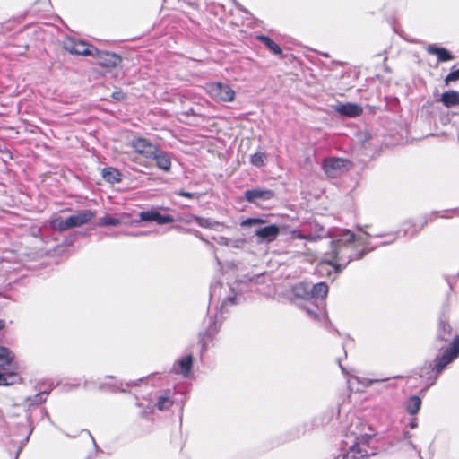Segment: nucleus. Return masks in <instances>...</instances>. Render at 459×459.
Listing matches in <instances>:
<instances>
[{
    "mask_svg": "<svg viewBox=\"0 0 459 459\" xmlns=\"http://www.w3.org/2000/svg\"><path fill=\"white\" fill-rule=\"evenodd\" d=\"M355 234L349 230H342L332 242V251L328 257L324 259L317 265V272L320 274L331 273V269L340 272L354 259H360L363 253H355L353 250V242Z\"/></svg>",
    "mask_w": 459,
    "mask_h": 459,
    "instance_id": "obj_1",
    "label": "nucleus"
},
{
    "mask_svg": "<svg viewBox=\"0 0 459 459\" xmlns=\"http://www.w3.org/2000/svg\"><path fill=\"white\" fill-rule=\"evenodd\" d=\"M459 353V336H456L451 346L447 348L440 358L435 359V365L432 362H427L421 368L420 377L426 378L428 386L432 385L437 381L438 375L443 369L451 363Z\"/></svg>",
    "mask_w": 459,
    "mask_h": 459,
    "instance_id": "obj_2",
    "label": "nucleus"
},
{
    "mask_svg": "<svg viewBox=\"0 0 459 459\" xmlns=\"http://www.w3.org/2000/svg\"><path fill=\"white\" fill-rule=\"evenodd\" d=\"M145 159L155 161V165L164 170L169 171L171 167L170 156L168 152L159 147L149 143L145 140Z\"/></svg>",
    "mask_w": 459,
    "mask_h": 459,
    "instance_id": "obj_3",
    "label": "nucleus"
},
{
    "mask_svg": "<svg viewBox=\"0 0 459 459\" xmlns=\"http://www.w3.org/2000/svg\"><path fill=\"white\" fill-rule=\"evenodd\" d=\"M208 94L215 100L230 102L235 99V91L231 87L223 82H210L206 85Z\"/></svg>",
    "mask_w": 459,
    "mask_h": 459,
    "instance_id": "obj_4",
    "label": "nucleus"
},
{
    "mask_svg": "<svg viewBox=\"0 0 459 459\" xmlns=\"http://www.w3.org/2000/svg\"><path fill=\"white\" fill-rule=\"evenodd\" d=\"M348 164L345 159L332 157L325 159L322 167L329 178H334L348 170Z\"/></svg>",
    "mask_w": 459,
    "mask_h": 459,
    "instance_id": "obj_5",
    "label": "nucleus"
},
{
    "mask_svg": "<svg viewBox=\"0 0 459 459\" xmlns=\"http://www.w3.org/2000/svg\"><path fill=\"white\" fill-rule=\"evenodd\" d=\"M64 48L71 54L92 56L95 47L82 39L69 37L64 40Z\"/></svg>",
    "mask_w": 459,
    "mask_h": 459,
    "instance_id": "obj_6",
    "label": "nucleus"
},
{
    "mask_svg": "<svg viewBox=\"0 0 459 459\" xmlns=\"http://www.w3.org/2000/svg\"><path fill=\"white\" fill-rule=\"evenodd\" d=\"M93 52L92 56L97 59L98 64L101 66L115 67L121 62L120 56L115 53L101 51L96 48Z\"/></svg>",
    "mask_w": 459,
    "mask_h": 459,
    "instance_id": "obj_7",
    "label": "nucleus"
},
{
    "mask_svg": "<svg viewBox=\"0 0 459 459\" xmlns=\"http://www.w3.org/2000/svg\"><path fill=\"white\" fill-rule=\"evenodd\" d=\"M174 392L169 389L159 391L156 394L155 403L152 407L161 411L170 409L174 403Z\"/></svg>",
    "mask_w": 459,
    "mask_h": 459,
    "instance_id": "obj_8",
    "label": "nucleus"
},
{
    "mask_svg": "<svg viewBox=\"0 0 459 459\" xmlns=\"http://www.w3.org/2000/svg\"><path fill=\"white\" fill-rule=\"evenodd\" d=\"M370 437H361L358 439V441L351 447L349 452V455L352 456L354 459H360L364 457H368L373 453L369 452L368 440Z\"/></svg>",
    "mask_w": 459,
    "mask_h": 459,
    "instance_id": "obj_9",
    "label": "nucleus"
},
{
    "mask_svg": "<svg viewBox=\"0 0 459 459\" xmlns=\"http://www.w3.org/2000/svg\"><path fill=\"white\" fill-rule=\"evenodd\" d=\"M333 109L341 116L347 117H357L363 112L360 105L351 102L336 105Z\"/></svg>",
    "mask_w": 459,
    "mask_h": 459,
    "instance_id": "obj_10",
    "label": "nucleus"
},
{
    "mask_svg": "<svg viewBox=\"0 0 459 459\" xmlns=\"http://www.w3.org/2000/svg\"><path fill=\"white\" fill-rule=\"evenodd\" d=\"M245 199L249 203H256L257 200H270L274 196V192L269 189L254 188L244 193Z\"/></svg>",
    "mask_w": 459,
    "mask_h": 459,
    "instance_id": "obj_11",
    "label": "nucleus"
},
{
    "mask_svg": "<svg viewBox=\"0 0 459 459\" xmlns=\"http://www.w3.org/2000/svg\"><path fill=\"white\" fill-rule=\"evenodd\" d=\"M93 217L94 213L91 210H83L67 217V220L72 229L88 223Z\"/></svg>",
    "mask_w": 459,
    "mask_h": 459,
    "instance_id": "obj_12",
    "label": "nucleus"
},
{
    "mask_svg": "<svg viewBox=\"0 0 459 459\" xmlns=\"http://www.w3.org/2000/svg\"><path fill=\"white\" fill-rule=\"evenodd\" d=\"M279 233L280 228L275 224L265 226L255 230V236L259 238L260 242H272L276 239Z\"/></svg>",
    "mask_w": 459,
    "mask_h": 459,
    "instance_id": "obj_13",
    "label": "nucleus"
},
{
    "mask_svg": "<svg viewBox=\"0 0 459 459\" xmlns=\"http://www.w3.org/2000/svg\"><path fill=\"white\" fill-rule=\"evenodd\" d=\"M155 221L159 225H164L175 221V219L169 214H163L157 210L145 212V222Z\"/></svg>",
    "mask_w": 459,
    "mask_h": 459,
    "instance_id": "obj_14",
    "label": "nucleus"
},
{
    "mask_svg": "<svg viewBox=\"0 0 459 459\" xmlns=\"http://www.w3.org/2000/svg\"><path fill=\"white\" fill-rule=\"evenodd\" d=\"M193 364V358L191 355L185 356L177 361L173 366V371L176 374H180L185 377H188L191 373Z\"/></svg>",
    "mask_w": 459,
    "mask_h": 459,
    "instance_id": "obj_15",
    "label": "nucleus"
},
{
    "mask_svg": "<svg viewBox=\"0 0 459 459\" xmlns=\"http://www.w3.org/2000/svg\"><path fill=\"white\" fill-rule=\"evenodd\" d=\"M108 378H110L114 380V383L112 384H105L107 385L108 389H109L111 392H132V388L136 386L138 383L142 382V378H139L136 382H127L123 383L118 380H115L113 377L107 376Z\"/></svg>",
    "mask_w": 459,
    "mask_h": 459,
    "instance_id": "obj_16",
    "label": "nucleus"
},
{
    "mask_svg": "<svg viewBox=\"0 0 459 459\" xmlns=\"http://www.w3.org/2000/svg\"><path fill=\"white\" fill-rule=\"evenodd\" d=\"M430 55H436L439 62H447L454 59L453 55L445 48L430 44L426 48Z\"/></svg>",
    "mask_w": 459,
    "mask_h": 459,
    "instance_id": "obj_17",
    "label": "nucleus"
},
{
    "mask_svg": "<svg viewBox=\"0 0 459 459\" xmlns=\"http://www.w3.org/2000/svg\"><path fill=\"white\" fill-rule=\"evenodd\" d=\"M13 359L14 356L9 349L0 346V368L2 370L13 369Z\"/></svg>",
    "mask_w": 459,
    "mask_h": 459,
    "instance_id": "obj_18",
    "label": "nucleus"
},
{
    "mask_svg": "<svg viewBox=\"0 0 459 459\" xmlns=\"http://www.w3.org/2000/svg\"><path fill=\"white\" fill-rule=\"evenodd\" d=\"M439 101L447 108L457 106L459 105V91L454 90L445 91L441 94Z\"/></svg>",
    "mask_w": 459,
    "mask_h": 459,
    "instance_id": "obj_19",
    "label": "nucleus"
},
{
    "mask_svg": "<svg viewBox=\"0 0 459 459\" xmlns=\"http://www.w3.org/2000/svg\"><path fill=\"white\" fill-rule=\"evenodd\" d=\"M192 220L194 221H195L202 228L213 229L215 230H221L223 228L222 223L216 221H212L209 218H204V217H200L197 215H193Z\"/></svg>",
    "mask_w": 459,
    "mask_h": 459,
    "instance_id": "obj_20",
    "label": "nucleus"
},
{
    "mask_svg": "<svg viewBox=\"0 0 459 459\" xmlns=\"http://www.w3.org/2000/svg\"><path fill=\"white\" fill-rule=\"evenodd\" d=\"M293 293L296 297L309 299L312 298L311 285L306 282H300L294 286Z\"/></svg>",
    "mask_w": 459,
    "mask_h": 459,
    "instance_id": "obj_21",
    "label": "nucleus"
},
{
    "mask_svg": "<svg viewBox=\"0 0 459 459\" xmlns=\"http://www.w3.org/2000/svg\"><path fill=\"white\" fill-rule=\"evenodd\" d=\"M102 177L108 183H117L121 181V173L112 167L103 169Z\"/></svg>",
    "mask_w": 459,
    "mask_h": 459,
    "instance_id": "obj_22",
    "label": "nucleus"
},
{
    "mask_svg": "<svg viewBox=\"0 0 459 459\" xmlns=\"http://www.w3.org/2000/svg\"><path fill=\"white\" fill-rule=\"evenodd\" d=\"M421 399L419 396H411L406 402V411L411 415H415L420 409Z\"/></svg>",
    "mask_w": 459,
    "mask_h": 459,
    "instance_id": "obj_23",
    "label": "nucleus"
},
{
    "mask_svg": "<svg viewBox=\"0 0 459 459\" xmlns=\"http://www.w3.org/2000/svg\"><path fill=\"white\" fill-rule=\"evenodd\" d=\"M256 39L264 44L268 49H270L273 54L275 55H281V47L276 44L273 39H271L269 37L264 35H258Z\"/></svg>",
    "mask_w": 459,
    "mask_h": 459,
    "instance_id": "obj_24",
    "label": "nucleus"
},
{
    "mask_svg": "<svg viewBox=\"0 0 459 459\" xmlns=\"http://www.w3.org/2000/svg\"><path fill=\"white\" fill-rule=\"evenodd\" d=\"M451 335V327L446 320L440 319L437 329V338L441 341H446Z\"/></svg>",
    "mask_w": 459,
    "mask_h": 459,
    "instance_id": "obj_25",
    "label": "nucleus"
},
{
    "mask_svg": "<svg viewBox=\"0 0 459 459\" xmlns=\"http://www.w3.org/2000/svg\"><path fill=\"white\" fill-rule=\"evenodd\" d=\"M312 298H325L328 293V286L325 282L316 283L311 286Z\"/></svg>",
    "mask_w": 459,
    "mask_h": 459,
    "instance_id": "obj_26",
    "label": "nucleus"
},
{
    "mask_svg": "<svg viewBox=\"0 0 459 459\" xmlns=\"http://www.w3.org/2000/svg\"><path fill=\"white\" fill-rule=\"evenodd\" d=\"M49 392H50V390L43 391V392H40V393L33 395L32 397L27 398L28 405L32 406V405L41 404L42 403H44L47 400V395L49 394Z\"/></svg>",
    "mask_w": 459,
    "mask_h": 459,
    "instance_id": "obj_27",
    "label": "nucleus"
},
{
    "mask_svg": "<svg viewBox=\"0 0 459 459\" xmlns=\"http://www.w3.org/2000/svg\"><path fill=\"white\" fill-rule=\"evenodd\" d=\"M51 227L59 231H65L71 229L67 218L64 219L62 217H58L52 221Z\"/></svg>",
    "mask_w": 459,
    "mask_h": 459,
    "instance_id": "obj_28",
    "label": "nucleus"
},
{
    "mask_svg": "<svg viewBox=\"0 0 459 459\" xmlns=\"http://www.w3.org/2000/svg\"><path fill=\"white\" fill-rule=\"evenodd\" d=\"M121 223V221L118 218L113 217L109 214H107L98 221L99 226H117Z\"/></svg>",
    "mask_w": 459,
    "mask_h": 459,
    "instance_id": "obj_29",
    "label": "nucleus"
},
{
    "mask_svg": "<svg viewBox=\"0 0 459 459\" xmlns=\"http://www.w3.org/2000/svg\"><path fill=\"white\" fill-rule=\"evenodd\" d=\"M266 160V154L264 152H255L250 158V162L252 165L260 168L263 167Z\"/></svg>",
    "mask_w": 459,
    "mask_h": 459,
    "instance_id": "obj_30",
    "label": "nucleus"
},
{
    "mask_svg": "<svg viewBox=\"0 0 459 459\" xmlns=\"http://www.w3.org/2000/svg\"><path fill=\"white\" fill-rule=\"evenodd\" d=\"M459 80V68L456 70H454V67L452 68V71L446 76L444 82L446 86L449 85L450 82H455Z\"/></svg>",
    "mask_w": 459,
    "mask_h": 459,
    "instance_id": "obj_31",
    "label": "nucleus"
},
{
    "mask_svg": "<svg viewBox=\"0 0 459 459\" xmlns=\"http://www.w3.org/2000/svg\"><path fill=\"white\" fill-rule=\"evenodd\" d=\"M209 320H210V325L207 327L206 334L212 336L218 332V330L221 326V322H218L217 319H215L214 322L212 323V318H209Z\"/></svg>",
    "mask_w": 459,
    "mask_h": 459,
    "instance_id": "obj_32",
    "label": "nucleus"
},
{
    "mask_svg": "<svg viewBox=\"0 0 459 459\" xmlns=\"http://www.w3.org/2000/svg\"><path fill=\"white\" fill-rule=\"evenodd\" d=\"M16 376L13 373L5 374L0 373V385H7L10 383L8 382V378L15 377Z\"/></svg>",
    "mask_w": 459,
    "mask_h": 459,
    "instance_id": "obj_33",
    "label": "nucleus"
},
{
    "mask_svg": "<svg viewBox=\"0 0 459 459\" xmlns=\"http://www.w3.org/2000/svg\"><path fill=\"white\" fill-rule=\"evenodd\" d=\"M132 145L137 152L141 154L143 153V139L138 138L137 140L133 142Z\"/></svg>",
    "mask_w": 459,
    "mask_h": 459,
    "instance_id": "obj_34",
    "label": "nucleus"
},
{
    "mask_svg": "<svg viewBox=\"0 0 459 459\" xmlns=\"http://www.w3.org/2000/svg\"><path fill=\"white\" fill-rule=\"evenodd\" d=\"M176 195H178L179 196L186 197V198L198 197V194H196V193H190V192H186V191H184V190H179V191L176 192Z\"/></svg>",
    "mask_w": 459,
    "mask_h": 459,
    "instance_id": "obj_35",
    "label": "nucleus"
},
{
    "mask_svg": "<svg viewBox=\"0 0 459 459\" xmlns=\"http://www.w3.org/2000/svg\"><path fill=\"white\" fill-rule=\"evenodd\" d=\"M264 221L262 220V219H258V218H253V219H247L246 221H244L242 222V225L243 226H247V225H251V224H254V223H264Z\"/></svg>",
    "mask_w": 459,
    "mask_h": 459,
    "instance_id": "obj_36",
    "label": "nucleus"
},
{
    "mask_svg": "<svg viewBox=\"0 0 459 459\" xmlns=\"http://www.w3.org/2000/svg\"><path fill=\"white\" fill-rule=\"evenodd\" d=\"M218 289H220V290L222 289V285L221 283H216V284H213L211 286V292H210L211 300L213 299L215 292Z\"/></svg>",
    "mask_w": 459,
    "mask_h": 459,
    "instance_id": "obj_37",
    "label": "nucleus"
},
{
    "mask_svg": "<svg viewBox=\"0 0 459 459\" xmlns=\"http://www.w3.org/2000/svg\"><path fill=\"white\" fill-rule=\"evenodd\" d=\"M290 235L292 238H298V239H304V238H305V234H302L298 230H294L290 231Z\"/></svg>",
    "mask_w": 459,
    "mask_h": 459,
    "instance_id": "obj_38",
    "label": "nucleus"
},
{
    "mask_svg": "<svg viewBox=\"0 0 459 459\" xmlns=\"http://www.w3.org/2000/svg\"><path fill=\"white\" fill-rule=\"evenodd\" d=\"M228 302L230 304H236V297H229L226 299H224L221 304V309H222Z\"/></svg>",
    "mask_w": 459,
    "mask_h": 459,
    "instance_id": "obj_39",
    "label": "nucleus"
},
{
    "mask_svg": "<svg viewBox=\"0 0 459 459\" xmlns=\"http://www.w3.org/2000/svg\"><path fill=\"white\" fill-rule=\"evenodd\" d=\"M321 237H322L321 235L314 236L312 234H305L304 239L308 240V241H316L318 238H320Z\"/></svg>",
    "mask_w": 459,
    "mask_h": 459,
    "instance_id": "obj_40",
    "label": "nucleus"
},
{
    "mask_svg": "<svg viewBox=\"0 0 459 459\" xmlns=\"http://www.w3.org/2000/svg\"><path fill=\"white\" fill-rule=\"evenodd\" d=\"M409 426H410L411 429H415L418 426L417 419L416 418L411 419L410 423H409Z\"/></svg>",
    "mask_w": 459,
    "mask_h": 459,
    "instance_id": "obj_41",
    "label": "nucleus"
},
{
    "mask_svg": "<svg viewBox=\"0 0 459 459\" xmlns=\"http://www.w3.org/2000/svg\"><path fill=\"white\" fill-rule=\"evenodd\" d=\"M134 397L135 400V405L137 407H141L140 398L138 397V395L135 393L134 394Z\"/></svg>",
    "mask_w": 459,
    "mask_h": 459,
    "instance_id": "obj_42",
    "label": "nucleus"
},
{
    "mask_svg": "<svg viewBox=\"0 0 459 459\" xmlns=\"http://www.w3.org/2000/svg\"><path fill=\"white\" fill-rule=\"evenodd\" d=\"M121 95H122V93H121V92H114L112 96H113V98H114L115 100H120V96H121Z\"/></svg>",
    "mask_w": 459,
    "mask_h": 459,
    "instance_id": "obj_43",
    "label": "nucleus"
},
{
    "mask_svg": "<svg viewBox=\"0 0 459 459\" xmlns=\"http://www.w3.org/2000/svg\"><path fill=\"white\" fill-rule=\"evenodd\" d=\"M219 244L226 245L227 244V239L225 238H221V240L219 241Z\"/></svg>",
    "mask_w": 459,
    "mask_h": 459,
    "instance_id": "obj_44",
    "label": "nucleus"
},
{
    "mask_svg": "<svg viewBox=\"0 0 459 459\" xmlns=\"http://www.w3.org/2000/svg\"><path fill=\"white\" fill-rule=\"evenodd\" d=\"M403 436H404V438L405 439H408V438H411V435L408 432V431H405L403 433Z\"/></svg>",
    "mask_w": 459,
    "mask_h": 459,
    "instance_id": "obj_45",
    "label": "nucleus"
},
{
    "mask_svg": "<svg viewBox=\"0 0 459 459\" xmlns=\"http://www.w3.org/2000/svg\"><path fill=\"white\" fill-rule=\"evenodd\" d=\"M141 221H143V211L140 212L138 214Z\"/></svg>",
    "mask_w": 459,
    "mask_h": 459,
    "instance_id": "obj_46",
    "label": "nucleus"
},
{
    "mask_svg": "<svg viewBox=\"0 0 459 459\" xmlns=\"http://www.w3.org/2000/svg\"><path fill=\"white\" fill-rule=\"evenodd\" d=\"M88 434H89L90 436H91L89 432H88ZM91 437V439H92V442H93V444H94L95 447H97V444H96V442H95V439H94L92 437Z\"/></svg>",
    "mask_w": 459,
    "mask_h": 459,
    "instance_id": "obj_47",
    "label": "nucleus"
},
{
    "mask_svg": "<svg viewBox=\"0 0 459 459\" xmlns=\"http://www.w3.org/2000/svg\"><path fill=\"white\" fill-rule=\"evenodd\" d=\"M307 311L311 316H314V313L311 310L307 309Z\"/></svg>",
    "mask_w": 459,
    "mask_h": 459,
    "instance_id": "obj_48",
    "label": "nucleus"
},
{
    "mask_svg": "<svg viewBox=\"0 0 459 459\" xmlns=\"http://www.w3.org/2000/svg\"><path fill=\"white\" fill-rule=\"evenodd\" d=\"M421 228H422V226H421V227H420L418 230H414V231H413V234H414V233H417L419 230H421Z\"/></svg>",
    "mask_w": 459,
    "mask_h": 459,
    "instance_id": "obj_49",
    "label": "nucleus"
},
{
    "mask_svg": "<svg viewBox=\"0 0 459 459\" xmlns=\"http://www.w3.org/2000/svg\"><path fill=\"white\" fill-rule=\"evenodd\" d=\"M4 327V324L0 321V329Z\"/></svg>",
    "mask_w": 459,
    "mask_h": 459,
    "instance_id": "obj_50",
    "label": "nucleus"
},
{
    "mask_svg": "<svg viewBox=\"0 0 459 459\" xmlns=\"http://www.w3.org/2000/svg\"><path fill=\"white\" fill-rule=\"evenodd\" d=\"M140 415L143 416V411H140Z\"/></svg>",
    "mask_w": 459,
    "mask_h": 459,
    "instance_id": "obj_51",
    "label": "nucleus"
}]
</instances>
